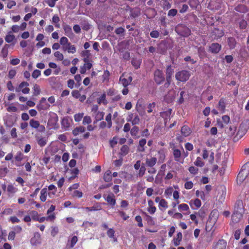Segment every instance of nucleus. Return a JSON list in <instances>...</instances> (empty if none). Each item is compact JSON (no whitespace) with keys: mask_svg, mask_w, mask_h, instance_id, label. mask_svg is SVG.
<instances>
[{"mask_svg":"<svg viewBox=\"0 0 249 249\" xmlns=\"http://www.w3.org/2000/svg\"><path fill=\"white\" fill-rule=\"evenodd\" d=\"M190 76V72L185 70L179 71L177 72L175 75L176 80L182 82L187 81L189 79Z\"/></svg>","mask_w":249,"mask_h":249,"instance_id":"f257e3e1","label":"nucleus"},{"mask_svg":"<svg viewBox=\"0 0 249 249\" xmlns=\"http://www.w3.org/2000/svg\"><path fill=\"white\" fill-rule=\"evenodd\" d=\"M249 122L248 121H246L240 124L236 134V137L238 138H241L246 133L249 129Z\"/></svg>","mask_w":249,"mask_h":249,"instance_id":"f03ea898","label":"nucleus"},{"mask_svg":"<svg viewBox=\"0 0 249 249\" xmlns=\"http://www.w3.org/2000/svg\"><path fill=\"white\" fill-rule=\"evenodd\" d=\"M63 50L67 51L69 53H73L76 52V48L73 45L68 43L67 37L63 36Z\"/></svg>","mask_w":249,"mask_h":249,"instance_id":"7ed1b4c3","label":"nucleus"},{"mask_svg":"<svg viewBox=\"0 0 249 249\" xmlns=\"http://www.w3.org/2000/svg\"><path fill=\"white\" fill-rule=\"evenodd\" d=\"M29 84L27 82H22L16 89V91L19 92L21 91L23 94H28L30 92V89L28 87Z\"/></svg>","mask_w":249,"mask_h":249,"instance_id":"20e7f679","label":"nucleus"},{"mask_svg":"<svg viewBox=\"0 0 249 249\" xmlns=\"http://www.w3.org/2000/svg\"><path fill=\"white\" fill-rule=\"evenodd\" d=\"M177 33L182 36H188L190 34V30L187 27L183 25H178L176 29Z\"/></svg>","mask_w":249,"mask_h":249,"instance_id":"39448f33","label":"nucleus"},{"mask_svg":"<svg viewBox=\"0 0 249 249\" xmlns=\"http://www.w3.org/2000/svg\"><path fill=\"white\" fill-rule=\"evenodd\" d=\"M165 78L163 72L159 70H156L154 72V80L158 84H160L164 81Z\"/></svg>","mask_w":249,"mask_h":249,"instance_id":"423d86ee","label":"nucleus"},{"mask_svg":"<svg viewBox=\"0 0 249 249\" xmlns=\"http://www.w3.org/2000/svg\"><path fill=\"white\" fill-rule=\"evenodd\" d=\"M50 107V105L47 102L44 97L41 98L39 103L36 106V108L39 111L47 110Z\"/></svg>","mask_w":249,"mask_h":249,"instance_id":"0eeeda50","label":"nucleus"},{"mask_svg":"<svg viewBox=\"0 0 249 249\" xmlns=\"http://www.w3.org/2000/svg\"><path fill=\"white\" fill-rule=\"evenodd\" d=\"M248 174V171L241 170L237 177V182L238 184H241L246 179Z\"/></svg>","mask_w":249,"mask_h":249,"instance_id":"6e6552de","label":"nucleus"},{"mask_svg":"<svg viewBox=\"0 0 249 249\" xmlns=\"http://www.w3.org/2000/svg\"><path fill=\"white\" fill-rule=\"evenodd\" d=\"M103 197L109 205L114 206L116 204V200L113 194L110 193L108 195L104 194Z\"/></svg>","mask_w":249,"mask_h":249,"instance_id":"1a4fd4ad","label":"nucleus"},{"mask_svg":"<svg viewBox=\"0 0 249 249\" xmlns=\"http://www.w3.org/2000/svg\"><path fill=\"white\" fill-rule=\"evenodd\" d=\"M55 218L54 213L50 214L46 217H41L39 218H36L35 216H33L32 219L36 221L39 222H43L45 220L47 221H53Z\"/></svg>","mask_w":249,"mask_h":249,"instance_id":"9d476101","label":"nucleus"},{"mask_svg":"<svg viewBox=\"0 0 249 249\" xmlns=\"http://www.w3.org/2000/svg\"><path fill=\"white\" fill-rule=\"evenodd\" d=\"M157 159L154 157H147L145 159V165L147 167H153L157 163Z\"/></svg>","mask_w":249,"mask_h":249,"instance_id":"9b49d317","label":"nucleus"},{"mask_svg":"<svg viewBox=\"0 0 249 249\" xmlns=\"http://www.w3.org/2000/svg\"><path fill=\"white\" fill-rule=\"evenodd\" d=\"M221 46L217 43H212L210 46L209 51L213 53H217L221 50Z\"/></svg>","mask_w":249,"mask_h":249,"instance_id":"f8f14e48","label":"nucleus"},{"mask_svg":"<svg viewBox=\"0 0 249 249\" xmlns=\"http://www.w3.org/2000/svg\"><path fill=\"white\" fill-rule=\"evenodd\" d=\"M230 121V118L228 115H224L222 117L221 121H217L218 125L221 128L224 127L226 125L228 124Z\"/></svg>","mask_w":249,"mask_h":249,"instance_id":"ddd939ff","label":"nucleus"},{"mask_svg":"<svg viewBox=\"0 0 249 249\" xmlns=\"http://www.w3.org/2000/svg\"><path fill=\"white\" fill-rule=\"evenodd\" d=\"M14 123L15 122L11 115H9L4 119V124L6 127H11L14 125Z\"/></svg>","mask_w":249,"mask_h":249,"instance_id":"4468645a","label":"nucleus"},{"mask_svg":"<svg viewBox=\"0 0 249 249\" xmlns=\"http://www.w3.org/2000/svg\"><path fill=\"white\" fill-rule=\"evenodd\" d=\"M227 242L224 240H220L214 247V249H226Z\"/></svg>","mask_w":249,"mask_h":249,"instance_id":"2eb2a0df","label":"nucleus"},{"mask_svg":"<svg viewBox=\"0 0 249 249\" xmlns=\"http://www.w3.org/2000/svg\"><path fill=\"white\" fill-rule=\"evenodd\" d=\"M91 54L89 50L83 51L81 53V56L83 57V61L84 62H88L89 61V57Z\"/></svg>","mask_w":249,"mask_h":249,"instance_id":"dca6fc26","label":"nucleus"},{"mask_svg":"<svg viewBox=\"0 0 249 249\" xmlns=\"http://www.w3.org/2000/svg\"><path fill=\"white\" fill-rule=\"evenodd\" d=\"M36 138L37 143L40 147H43L47 144V138L46 137H36Z\"/></svg>","mask_w":249,"mask_h":249,"instance_id":"f3484780","label":"nucleus"},{"mask_svg":"<svg viewBox=\"0 0 249 249\" xmlns=\"http://www.w3.org/2000/svg\"><path fill=\"white\" fill-rule=\"evenodd\" d=\"M242 217V215L240 213L235 212L231 216V220L234 223L238 222Z\"/></svg>","mask_w":249,"mask_h":249,"instance_id":"a211bd4d","label":"nucleus"},{"mask_svg":"<svg viewBox=\"0 0 249 249\" xmlns=\"http://www.w3.org/2000/svg\"><path fill=\"white\" fill-rule=\"evenodd\" d=\"M158 153L159 154V162L160 163L163 162L165 158V150L164 149H160Z\"/></svg>","mask_w":249,"mask_h":249,"instance_id":"6ab92c4d","label":"nucleus"},{"mask_svg":"<svg viewBox=\"0 0 249 249\" xmlns=\"http://www.w3.org/2000/svg\"><path fill=\"white\" fill-rule=\"evenodd\" d=\"M47 195V189L46 188H43L40 192V200L42 202H45L46 200Z\"/></svg>","mask_w":249,"mask_h":249,"instance_id":"aec40b11","label":"nucleus"},{"mask_svg":"<svg viewBox=\"0 0 249 249\" xmlns=\"http://www.w3.org/2000/svg\"><path fill=\"white\" fill-rule=\"evenodd\" d=\"M191 129L186 125H184L182 127L181 129V134L184 136V137H187L191 133Z\"/></svg>","mask_w":249,"mask_h":249,"instance_id":"412c9836","label":"nucleus"},{"mask_svg":"<svg viewBox=\"0 0 249 249\" xmlns=\"http://www.w3.org/2000/svg\"><path fill=\"white\" fill-rule=\"evenodd\" d=\"M174 72V71L172 69L171 66H168L166 69V80H169V79H172Z\"/></svg>","mask_w":249,"mask_h":249,"instance_id":"4be33fe9","label":"nucleus"},{"mask_svg":"<svg viewBox=\"0 0 249 249\" xmlns=\"http://www.w3.org/2000/svg\"><path fill=\"white\" fill-rule=\"evenodd\" d=\"M11 45L5 44L1 50V53L3 58H6L8 53V49Z\"/></svg>","mask_w":249,"mask_h":249,"instance_id":"5701e85b","label":"nucleus"},{"mask_svg":"<svg viewBox=\"0 0 249 249\" xmlns=\"http://www.w3.org/2000/svg\"><path fill=\"white\" fill-rule=\"evenodd\" d=\"M173 155L175 160L177 161H180V158L181 157V151L177 148H173Z\"/></svg>","mask_w":249,"mask_h":249,"instance_id":"b1692460","label":"nucleus"},{"mask_svg":"<svg viewBox=\"0 0 249 249\" xmlns=\"http://www.w3.org/2000/svg\"><path fill=\"white\" fill-rule=\"evenodd\" d=\"M72 123V120L69 117L63 118V128H68Z\"/></svg>","mask_w":249,"mask_h":249,"instance_id":"393cba45","label":"nucleus"},{"mask_svg":"<svg viewBox=\"0 0 249 249\" xmlns=\"http://www.w3.org/2000/svg\"><path fill=\"white\" fill-rule=\"evenodd\" d=\"M78 241V238L76 236H73L71 239H69L67 244V247L70 246V248H72Z\"/></svg>","mask_w":249,"mask_h":249,"instance_id":"a878e982","label":"nucleus"},{"mask_svg":"<svg viewBox=\"0 0 249 249\" xmlns=\"http://www.w3.org/2000/svg\"><path fill=\"white\" fill-rule=\"evenodd\" d=\"M69 172H71L72 174V176L69 178V179L71 180L75 178L76 175L78 173V170L76 168L73 169H67L66 174H68Z\"/></svg>","mask_w":249,"mask_h":249,"instance_id":"bb28decb","label":"nucleus"},{"mask_svg":"<svg viewBox=\"0 0 249 249\" xmlns=\"http://www.w3.org/2000/svg\"><path fill=\"white\" fill-rule=\"evenodd\" d=\"M85 128L82 126L76 127L72 131V133L74 136L78 135L79 133L84 132Z\"/></svg>","mask_w":249,"mask_h":249,"instance_id":"cd10ccee","label":"nucleus"},{"mask_svg":"<svg viewBox=\"0 0 249 249\" xmlns=\"http://www.w3.org/2000/svg\"><path fill=\"white\" fill-rule=\"evenodd\" d=\"M97 102L99 104H103L104 105H106L107 103L106 100V95L105 93L97 99Z\"/></svg>","mask_w":249,"mask_h":249,"instance_id":"c85d7f7f","label":"nucleus"},{"mask_svg":"<svg viewBox=\"0 0 249 249\" xmlns=\"http://www.w3.org/2000/svg\"><path fill=\"white\" fill-rule=\"evenodd\" d=\"M159 207L161 210H163L162 208H163V210L166 209V208H168L167 202L165 199H161V200H160V203L159 204Z\"/></svg>","mask_w":249,"mask_h":249,"instance_id":"c756f323","label":"nucleus"},{"mask_svg":"<svg viewBox=\"0 0 249 249\" xmlns=\"http://www.w3.org/2000/svg\"><path fill=\"white\" fill-rule=\"evenodd\" d=\"M24 155L23 154L20 152L18 151L17 153L16 156H15V160L16 161L18 162H20L21 160H22L24 159Z\"/></svg>","mask_w":249,"mask_h":249,"instance_id":"7c9ffc66","label":"nucleus"},{"mask_svg":"<svg viewBox=\"0 0 249 249\" xmlns=\"http://www.w3.org/2000/svg\"><path fill=\"white\" fill-rule=\"evenodd\" d=\"M217 108L222 113H224L225 109V104L223 100H220L218 103Z\"/></svg>","mask_w":249,"mask_h":249,"instance_id":"2f4dec72","label":"nucleus"},{"mask_svg":"<svg viewBox=\"0 0 249 249\" xmlns=\"http://www.w3.org/2000/svg\"><path fill=\"white\" fill-rule=\"evenodd\" d=\"M7 191L9 194H14L18 191V189L13 185L9 184L7 188Z\"/></svg>","mask_w":249,"mask_h":249,"instance_id":"473e14b6","label":"nucleus"},{"mask_svg":"<svg viewBox=\"0 0 249 249\" xmlns=\"http://www.w3.org/2000/svg\"><path fill=\"white\" fill-rule=\"evenodd\" d=\"M104 112L103 111H97L95 116V118L96 122L101 121L104 118Z\"/></svg>","mask_w":249,"mask_h":249,"instance_id":"72a5a7b5","label":"nucleus"},{"mask_svg":"<svg viewBox=\"0 0 249 249\" xmlns=\"http://www.w3.org/2000/svg\"><path fill=\"white\" fill-rule=\"evenodd\" d=\"M39 122L35 120L34 119H31L30 121V125L32 127L37 129L39 126Z\"/></svg>","mask_w":249,"mask_h":249,"instance_id":"f704fd0d","label":"nucleus"},{"mask_svg":"<svg viewBox=\"0 0 249 249\" xmlns=\"http://www.w3.org/2000/svg\"><path fill=\"white\" fill-rule=\"evenodd\" d=\"M104 179L106 182H109L112 179L111 172L110 171H107L104 176Z\"/></svg>","mask_w":249,"mask_h":249,"instance_id":"c9c22d12","label":"nucleus"},{"mask_svg":"<svg viewBox=\"0 0 249 249\" xmlns=\"http://www.w3.org/2000/svg\"><path fill=\"white\" fill-rule=\"evenodd\" d=\"M174 192L173 188L171 187L167 188L164 192V195L166 197H170Z\"/></svg>","mask_w":249,"mask_h":249,"instance_id":"e433bc0d","label":"nucleus"},{"mask_svg":"<svg viewBox=\"0 0 249 249\" xmlns=\"http://www.w3.org/2000/svg\"><path fill=\"white\" fill-rule=\"evenodd\" d=\"M236 40L233 37H231L228 39V44L230 47V48L233 49L236 45Z\"/></svg>","mask_w":249,"mask_h":249,"instance_id":"4c0bfd02","label":"nucleus"},{"mask_svg":"<svg viewBox=\"0 0 249 249\" xmlns=\"http://www.w3.org/2000/svg\"><path fill=\"white\" fill-rule=\"evenodd\" d=\"M155 107H156V104L155 102L149 103L147 106V112L151 113L153 111V109H154L155 108Z\"/></svg>","mask_w":249,"mask_h":249,"instance_id":"58836bf2","label":"nucleus"},{"mask_svg":"<svg viewBox=\"0 0 249 249\" xmlns=\"http://www.w3.org/2000/svg\"><path fill=\"white\" fill-rule=\"evenodd\" d=\"M194 164L195 165L200 167L204 165V162L200 157H197L196 158V161L194 162Z\"/></svg>","mask_w":249,"mask_h":249,"instance_id":"ea45409f","label":"nucleus"},{"mask_svg":"<svg viewBox=\"0 0 249 249\" xmlns=\"http://www.w3.org/2000/svg\"><path fill=\"white\" fill-rule=\"evenodd\" d=\"M33 93L34 95L37 96L39 95L40 93V87L38 85L35 84L33 87Z\"/></svg>","mask_w":249,"mask_h":249,"instance_id":"a19ab883","label":"nucleus"},{"mask_svg":"<svg viewBox=\"0 0 249 249\" xmlns=\"http://www.w3.org/2000/svg\"><path fill=\"white\" fill-rule=\"evenodd\" d=\"M15 39V36L14 35L8 34L5 37V40L7 43L12 42Z\"/></svg>","mask_w":249,"mask_h":249,"instance_id":"79ce46f5","label":"nucleus"},{"mask_svg":"<svg viewBox=\"0 0 249 249\" xmlns=\"http://www.w3.org/2000/svg\"><path fill=\"white\" fill-rule=\"evenodd\" d=\"M16 71L15 69H11L8 72V77L10 79H12L16 76Z\"/></svg>","mask_w":249,"mask_h":249,"instance_id":"37998d69","label":"nucleus"},{"mask_svg":"<svg viewBox=\"0 0 249 249\" xmlns=\"http://www.w3.org/2000/svg\"><path fill=\"white\" fill-rule=\"evenodd\" d=\"M132 65L136 68L138 69L140 67L141 62L137 59H133L131 61Z\"/></svg>","mask_w":249,"mask_h":249,"instance_id":"c03bdc74","label":"nucleus"},{"mask_svg":"<svg viewBox=\"0 0 249 249\" xmlns=\"http://www.w3.org/2000/svg\"><path fill=\"white\" fill-rule=\"evenodd\" d=\"M111 117V114L109 113L106 117V120L107 122V127L108 128H110L112 126Z\"/></svg>","mask_w":249,"mask_h":249,"instance_id":"a18cd8bd","label":"nucleus"},{"mask_svg":"<svg viewBox=\"0 0 249 249\" xmlns=\"http://www.w3.org/2000/svg\"><path fill=\"white\" fill-rule=\"evenodd\" d=\"M145 171V167L143 166H142L140 169H139V171L137 174V176L139 177H142L144 175Z\"/></svg>","mask_w":249,"mask_h":249,"instance_id":"49530a36","label":"nucleus"},{"mask_svg":"<svg viewBox=\"0 0 249 249\" xmlns=\"http://www.w3.org/2000/svg\"><path fill=\"white\" fill-rule=\"evenodd\" d=\"M120 82L124 87H126L130 84L127 79L122 78V77L120 78Z\"/></svg>","mask_w":249,"mask_h":249,"instance_id":"de8ad7c7","label":"nucleus"},{"mask_svg":"<svg viewBox=\"0 0 249 249\" xmlns=\"http://www.w3.org/2000/svg\"><path fill=\"white\" fill-rule=\"evenodd\" d=\"M189 208L188 206L184 203L181 204L178 206V210L180 211H185L189 210Z\"/></svg>","mask_w":249,"mask_h":249,"instance_id":"09e8293b","label":"nucleus"},{"mask_svg":"<svg viewBox=\"0 0 249 249\" xmlns=\"http://www.w3.org/2000/svg\"><path fill=\"white\" fill-rule=\"evenodd\" d=\"M85 209L89 211H96L101 209L100 206H92L91 207H86Z\"/></svg>","mask_w":249,"mask_h":249,"instance_id":"8fccbe9b","label":"nucleus"},{"mask_svg":"<svg viewBox=\"0 0 249 249\" xmlns=\"http://www.w3.org/2000/svg\"><path fill=\"white\" fill-rule=\"evenodd\" d=\"M64 29L67 36H70L72 34L71 28L70 26L66 25L64 27Z\"/></svg>","mask_w":249,"mask_h":249,"instance_id":"3c124183","label":"nucleus"},{"mask_svg":"<svg viewBox=\"0 0 249 249\" xmlns=\"http://www.w3.org/2000/svg\"><path fill=\"white\" fill-rule=\"evenodd\" d=\"M84 113H79L76 114L74 116V120L75 122H79L81 120L82 118L83 117Z\"/></svg>","mask_w":249,"mask_h":249,"instance_id":"603ef678","label":"nucleus"},{"mask_svg":"<svg viewBox=\"0 0 249 249\" xmlns=\"http://www.w3.org/2000/svg\"><path fill=\"white\" fill-rule=\"evenodd\" d=\"M140 123V118L138 115L135 114L133 119L132 120L131 123L132 125L138 124Z\"/></svg>","mask_w":249,"mask_h":249,"instance_id":"864d4df0","label":"nucleus"},{"mask_svg":"<svg viewBox=\"0 0 249 249\" xmlns=\"http://www.w3.org/2000/svg\"><path fill=\"white\" fill-rule=\"evenodd\" d=\"M139 128L137 126H134L130 131V133L132 136H136L138 133Z\"/></svg>","mask_w":249,"mask_h":249,"instance_id":"5fc2aeb1","label":"nucleus"},{"mask_svg":"<svg viewBox=\"0 0 249 249\" xmlns=\"http://www.w3.org/2000/svg\"><path fill=\"white\" fill-rule=\"evenodd\" d=\"M189 171L192 174L196 175L197 174L198 169L194 166H191L189 168Z\"/></svg>","mask_w":249,"mask_h":249,"instance_id":"6e6d98bb","label":"nucleus"},{"mask_svg":"<svg viewBox=\"0 0 249 249\" xmlns=\"http://www.w3.org/2000/svg\"><path fill=\"white\" fill-rule=\"evenodd\" d=\"M91 122V118L89 116H86L84 117L83 120V124H89Z\"/></svg>","mask_w":249,"mask_h":249,"instance_id":"4d7b16f0","label":"nucleus"},{"mask_svg":"<svg viewBox=\"0 0 249 249\" xmlns=\"http://www.w3.org/2000/svg\"><path fill=\"white\" fill-rule=\"evenodd\" d=\"M72 195L74 197L80 198L82 196L83 193L82 192L78 190H75L72 194Z\"/></svg>","mask_w":249,"mask_h":249,"instance_id":"13d9d810","label":"nucleus"},{"mask_svg":"<svg viewBox=\"0 0 249 249\" xmlns=\"http://www.w3.org/2000/svg\"><path fill=\"white\" fill-rule=\"evenodd\" d=\"M41 74V71H40L38 70H35L32 73V77L34 78H37L38 77H39Z\"/></svg>","mask_w":249,"mask_h":249,"instance_id":"bf43d9fd","label":"nucleus"},{"mask_svg":"<svg viewBox=\"0 0 249 249\" xmlns=\"http://www.w3.org/2000/svg\"><path fill=\"white\" fill-rule=\"evenodd\" d=\"M118 213H119V215L121 216L124 220H126L129 218L128 215H127L123 211H119L118 212Z\"/></svg>","mask_w":249,"mask_h":249,"instance_id":"052dcab7","label":"nucleus"},{"mask_svg":"<svg viewBox=\"0 0 249 249\" xmlns=\"http://www.w3.org/2000/svg\"><path fill=\"white\" fill-rule=\"evenodd\" d=\"M6 110L9 112H16L18 111V108L15 106H10L6 108Z\"/></svg>","mask_w":249,"mask_h":249,"instance_id":"680f3d73","label":"nucleus"},{"mask_svg":"<svg viewBox=\"0 0 249 249\" xmlns=\"http://www.w3.org/2000/svg\"><path fill=\"white\" fill-rule=\"evenodd\" d=\"M16 236V233L15 231H11L9 232L8 236V239L9 240H14L15 239Z\"/></svg>","mask_w":249,"mask_h":249,"instance_id":"e2e57ef3","label":"nucleus"},{"mask_svg":"<svg viewBox=\"0 0 249 249\" xmlns=\"http://www.w3.org/2000/svg\"><path fill=\"white\" fill-rule=\"evenodd\" d=\"M193 183L192 181H187L184 184V187L185 189L188 190L191 189L193 188Z\"/></svg>","mask_w":249,"mask_h":249,"instance_id":"0e129e2a","label":"nucleus"},{"mask_svg":"<svg viewBox=\"0 0 249 249\" xmlns=\"http://www.w3.org/2000/svg\"><path fill=\"white\" fill-rule=\"evenodd\" d=\"M247 25V21L244 19L241 20L239 22L240 28L242 29H244L246 28Z\"/></svg>","mask_w":249,"mask_h":249,"instance_id":"69168bd1","label":"nucleus"},{"mask_svg":"<svg viewBox=\"0 0 249 249\" xmlns=\"http://www.w3.org/2000/svg\"><path fill=\"white\" fill-rule=\"evenodd\" d=\"M115 231L113 229H109L107 231V235L110 238L114 237Z\"/></svg>","mask_w":249,"mask_h":249,"instance_id":"338daca9","label":"nucleus"},{"mask_svg":"<svg viewBox=\"0 0 249 249\" xmlns=\"http://www.w3.org/2000/svg\"><path fill=\"white\" fill-rule=\"evenodd\" d=\"M150 35L152 38H158L159 36L160 33L158 31L155 30L152 31Z\"/></svg>","mask_w":249,"mask_h":249,"instance_id":"774afa93","label":"nucleus"}]
</instances>
